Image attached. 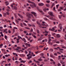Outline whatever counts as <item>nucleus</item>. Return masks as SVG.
<instances>
[{"mask_svg":"<svg viewBox=\"0 0 66 66\" xmlns=\"http://www.w3.org/2000/svg\"><path fill=\"white\" fill-rule=\"evenodd\" d=\"M48 13L51 16V17L50 18V19L54 20V18L55 17V16L53 14V13L51 12H49Z\"/></svg>","mask_w":66,"mask_h":66,"instance_id":"1","label":"nucleus"},{"mask_svg":"<svg viewBox=\"0 0 66 66\" xmlns=\"http://www.w3.org/2000/svg\"><path fill=\"white\" fill-rule=\"evenodd\" d=\"M5 4H6V6H7L9 4V2L7 1H6L5 2Z\"/></svg>","mask_w":66,"mask_h":66,"instance_id":"2","label":"nucleus"},{"mask_svg":"<svg viewBox=\"0 0 66 66\" xmlns=\"http://www.w3.org/2000/svg\"><path fill=\"white\" fill-rule=\"evenodd\" d=\"M38 5L40 6H43L44 5V4L43 3H40L38 4Z\"/></svg>","mask_w":66,"mask_h":66,"instance_id":"3","label":"nucleus"},{"mask_svg":"<svg viewBox=\"0 0 66 66\" xmlns=\"http://www.w3.org/2000/svg\"><path fill=\"white\" fill-rule=\"evenodd\" d=\"M32 5L34 7H34H36V4L34 3V2L32 3Z\"/></svg>","mask_w":66,"mask_h":66,"instance_id":"4","label":"nucleus"},{"mask_svg":"<svg viewBox=\"0 0 66 66\" xmlns=\"http://www.w3.org/2000/svg\"><path fill=\"white\" fill-rule=\"evenodd\" d=\"M56 28V27H53L52 29V31H53L54 32V30H55V28Z\"/></svg>","mask_w":66,"mask_h":66,"instance_id":"5","label":"nucleus"},{"mask_svg":"<svg viewBox=\"0 0 66 66\" xmlns=\"http://www.w3.org/2000/svg\"><path fill=\"white\" fill-rule=\"evenodd\" d=\"M26 15L27 16V17L28 18H31V17L30 16V15H29V14H28L27 13L26 14Z\"/></svg>","mask_w":66,"mask_h":66,"instance_id":"6","label":"nucleus"},{"mask_svg":"<svg viewBox=\"0 0 66 66\" xmlns=\"http://www.w3.org/2000/svg\"><path fill=\"white\" fill-rule=\"evenodd\" d=\"M31 14H33L35 16H36V13H35V12H31Z\"/></svg>","mask_w":66,"mask_h":66,"instance_id":"7","label":"nucleus"},{"mask_svg":"<svg viewBox=\"0 0 66 66\" xmlns=\"http://www.w3.org/2000/svg\"><path fill=\"white\" fill-rule=\"evenodd\" d=\"M59 28L60 29H62V24H60L59 25Z\"/></svg>","mask_w":66,"mask_h":66,"instance_id":"8","label":"nucleus"},{"mask_svg":"<svg viewBox=\"0 0 66 66\" xmlns=\"http://www.w3.org/2000/svg\"><path fill=\"white\" fill-rule=\"evenodd\" d=\"M25 45L26 46H28V47H30V46L31 45L30 44L27 43H25Z\"/></svg>","mask_w":66,"mask_h":66,"instance_id":"9","label":"nucleus"},{"mask_svg":"<svg viewBox=\"0 0 66 66\" xmlns=\"http://www.w3.org/2000/svg\"><path fill=\"white\" fill-rule=\"evenodd\" d=\"M46 7H49V6H50V4H46Z\"/></svg>","mask_w":66,"mask_h":66,"instance_id":"10","label":"nucleus"},{"mask_svg":"<svg viewBox=\"0 0 66 66\" xmlns=\"http://www.w3.org/2000/svg\"><path fill=\"white\" fill-rule=\"evenodd\" d=\"M7 29H5L4 30H1V31H3V32H5V31H7Z\"/></svg>","mask_w":66,"mask_h":66,"instance_id":"11","label":"nucleus"},{"mask_svg":"<svg viewBox=\"0 0 66 66\" xmlns=\"http://www.w3.org/2000/svg\"><path fill=\"white\" fill-rule=\"evenodd\" d=\"M56 37L58 38H60V36L59 34H58L56 35Z\"/></svg>","mask_w":66,"mask_h":66,"instance_id":"12","label":"nucleus"},{"mask_svg":"<svg viewBox=\"0 0 66 66\" xmlns=\"http://www.w3.org/2000/svg\"><path fill=\"white\" fill-rule=\"evenodd\" d=\"M26 62V61H23L22 60L20 61V63H25Z\"/></svg>","mask_w":66,"mask_h":66,"instance_id":"13","label":"nucleus"},{"mask_svg":"<svg viewBox=\"0 0 66 66\" xmlns=\"http://www.w3.org/2000/svg\"><path fill=\"white\" fill-rule=\"evenodd\" d=\"M30 6L31 7H32V8H34V6L32 4H30Z\"/></svg>","mask_w":66,"mask_h":66,"instance_id":"14","label":"nucleus"},{"mask_svg":"<svg viewBox=\"0 0 66 66\" xmlns=\"http://www.w3.org/2000/svg\"><path fill=\"white\" fill-rule=\"evenodd\" d=\"M31 56H35V55L34 54V53H32Z\"/></svg>","mask_w":66,"mask_h":66,"instance_id":"15","label":"nucleus"},{"mask_svg":"<svg viewBox=\"0 0 66 66\" xmlns=\"http://www.w3.org/2000/svg\"><path fill=\"white\" fill-rule=\"evenodd\" d=\"M14 10H17V8L16 7L14 6Z\"/></svg>","mask_w":66,"mask_h":66,"instance_id":"16","label":"nucleus"},{"mask_svg":"<svg viewBox=\"0 0 66 66\" xmlns=\"http://www.w3.org/2000/svg\"><path fill=\"white\" fill-rule=\"evenodd\" d=\"M4 16V17H6V15L7 14L6 13H4L3 14Z\"/></svg>","mask_w":66,"mask_h":66,"instance_id":"17","label":"nucleus"},{"mask_svg":"<svg viewBox=\"0 0 66 66\" xmlns=\"http://www.w3.org/2000/svg\"><path fill=\"white\" fill-rule=\"evenodd\" d=\"M31 55V53H29L27 55V57H29V56H30Z\"/></svg>","mask_w":66,"mask_h":66,"instance_id":"18","label":"nucleus"},{"mask_svg":"<svg viewBox=\"0 0 66 66\" xmlns=\"http://www.w3.org/2000/svg\"><path fill=\"white\" fill-rule=\"evenodd\" d=\"M0 34H1V36H2V37H3V34L2 33V32H0Z\"/></svg>","mask_w":66,"mask_h":66,"instance_id":"19","label":"nucleus"},{"mask_svg":"<svg viewBox=\"0 0 66 66\" xmlns=\"http://www.w3.org/2000/svg\"><path fill=\"white\" fill-rule=\"evenodd\" d=\"M20 24L21 27H23V25L21 23H20Z\"/></svg>","mask_w":66,"mask_h":66,"instance_id":"20","label":"nucleus"},{"mask_svg":"<svg viewBox=\"0 0 66 66\" xmlns=\"http://www.w3.org/2000/svg\"><path fill=\"white\" fill-rule=\"evenodd\" d=\"M50 1L48 0H47L46 1V2H47V3H50Z\"/></svg>","mask_w":66,"mask_h":66,"instance_id":"21","label":"nucleus"},{"mask_svg":"<svg viewBox=\"0 0 66 66\" xmlns=\"http://www.w3.org/2000/svg\"><path fill=\"white\" fill-rule=\"evenodd\" d=\"M20 56H21L22 57H23V56H24V55L23 54H20Z\"/></svg>","mask_w":66,"mask_h":66,"instance_id":"22","label":"nucleus"},{"mask_svg":"<svg viewBox=\"0 0 66 66\" xmlns=\"http://www.w3.org/2000/svg\"><path fill=\"white\" fill-rule=\"evenodd\" d=\"M28 3H31V4H32V3H33V2H31L30 1H28Z\"/></svg>","mask_w":66,"mask_h":66,"instance_id":"23","label":"nucleus"},{"mask_svg":"<svg viewBox=\"0 0 66 66\" xmlns=\"http://www.w3.org/2000/svg\"><path fill=\"white\" fill-rule=\"evenodd\" d=\"M17 48H18V50H19V49H21V47H20L19 46V47H17Z\"/></svg>","mask_w":66,"mask_h":66,"instance_id":"24","label":"nucleus"},{"mask_svg":"<svg viewBox=\"0 0 66 66\" xmlns=\"http://www.w3.org/2000/svg\"><path fill=\"white\" fill-rule=\"evenodd\" d=\"M38 61H43V60L42 59H41V57H40V59H38Z\"/></svg>","mask_w":66,"mask_h":66,"instance_id":"25","label":"nucleus"},{"mask_svg":"<svg viewBox=\"0 0 66 66\" xmlns=\"http://www.w3.org/2000/svg\"><path fill=\"white\" fill-rule=\"evenodd\" d=\"M3 45V44H1L0 45V48H2V46Z\"/></svg>","mask_w":66,"mask_h":66,"instance_id":"26","label":"nucleus"},{"mask_svg":"<svg viewBox=\"0 0 66 66\" xmlns=\"http://www.w3.org/2000/svg\"><path fill=\"white\" fill-rule=\"evenodd\" d=\"M4 37L5 38V39H7V36H6V35H5L4 36Z\"/></svg>","mask_w":66,"mask_h":66,"instance_id":"27","label":"nucleus"},{"mask_svg":"<svg viewBox=\"0 0 66 66\" xmlns=\"http://www.w3.org/2000/svg\"><path fill=\"white\" fill-rule=\"evenodd\" d=\"M38 11H39V12H40V13H42V12H43V11L41 10H40V9L38 10Z\"/></svg>","mask_w":66,"mask_h":66,"instance_id":"28","label":"nucleus"},{"mask_svg":"<svg viewBox=\"0 0 66 66\" xmlns=\"http://www.w3.org/2000/svg\"><path fill=\"white\" fill-rule=\"evenodd\" d=\"M62 15H59V17L60 18V19H61V18L62 17Z\"/></svg>","mask_w":66,"mask_h":66,"instance_id":"29","label":"nucleus"},{"mask_svg":"<svg viewBox=\"0 0 66 66\" xmlns=\"http://www.w3.org/2000/svg\"><path fill=\"white\" fill-rule=\"evenodd\" d=\"M59 50L60 51H63V50H64V49H61V48L60 49H59Z\"/></svg>","mask_w":66,"mask_h":66,"instance_id":"30","label":"nucleus"},{"mask_svg":"<svg viewBox=\"0 0 66 66\" xmlns=\"http://www.w3.org/2000/svg\"><path fill=\"white\" fill-rule=\"evenodd\" d=\"M31 57H31V56H29V57H28L27 58V59L28 60H30V58H31Z\"/></svg>","mask_w":66,"mask_h":66,"instance_id":"31","label":"nucleus"},{"mask_svg":"<svg viewBox=\"0 0 66 66\" xmlns=\"http://www.w3.org/2000/svg\"><path fill=\"white\" fill-rule=\"evenodd\" d=\"M39 48H43V47H44V46L40 45L39 46Z\"/></svg>","mask_w":66,"mask_h":66,"instance_id":"32","label":"nucleus"},{"mask_svg":"<svg viewBox=\"0 0 66 66\" xmlns=\"http://www.w3.org/2000/svg\"><path fill=\"white\" fill-rule=\"evenodd\" d=\"M15 63H16V64H18V63H19V62H18V61H16L15 62Z\"/></svg>","mask_w":66,"mask_h":66,"instance_id":"33","label":"nucleus"},{"mask_svg":"<svg viewBox=\"0 0 66 66\" xmlns=\"http://www.w3.org/2000/svg\"><path fill=\"white\" fill-rule=\"evenodd\" d=\"M56 44H59L60 43V42L59 41H56Z\"/></svg>","mask_w":66,"mask_h":66,"instance_id":"34","label":"nucleus"},{"mask_svg":"<svg viewBox=\"0 0 66 66\" xmlns=\"http://www.w3.org/2000/svg\"><path fill=\"white\" fill-rule=\"evenodd\" d=\"M37 33H38V34H39V30H37Z\"/></svg>","mask_w":66,"mask_h":66,"instance_id":"35","label":"nucleus"},{"mask_svg":"<svg viewBox=\"0 0 66 66\" xmlns=\"http://www.w3.org/2000/svg\"><path fill=\"white\" fill-rule=\"evenodd\" d=\"M23 25L25 26H27V24H26L24 23H23Z\"/></svg>","mask_w":66,"mask_h":66,"instance_id":"36","label":"nucleus"},{"mask_svg":"<svg viewBox=\"0 0 66 66\" xmlns=\"http://www.w3.org/2000/svg\"><path fill=\"white\" fill-rule=\"evenodd\" d=\"M43 11H44L45 12H46V9H45V8L44 9Z\"/></svg>","mask_w":66,"mask_h":66,"instance_id":"37","label":"nucleus"},{"mask_svg":"<svg viewBox=\"0 0 66 66\" xmlns=\"http://www.w3.org/2000/svg\"><path fill=\"white\" fill-rule=\"evenodd\" d=\"M59 5H56V9H58V7H59Z\"/></svg>","mask_w":66,"mask_h":66,"instance_id":"38","label":"nucleus"},{"mask_svg":"<svg viewBox=\"0 0 66 66\" xmlns=\"http://www.w3.org/2000/svg\"><path fill=\"white\" fill-rule=\"evenodd\" d=\"M18 38H19V39L21 38V37L19 36V35L18 36Z\"/></svg>","mask_w":66,"mask_h":66,"instance_id":"39","label":"nucleus"},{"mask_svg":"<svg viewBox=\"0 0 66 66\" xmlns=\"http://www.w3.org/2000/svg\"><path fill=\"white\" fill-rule=\"evenodd\" d=\"M53 10H54V11H56V10H55V7H54V8H53Z\"/></svg>","mask_w":66,"mask_h":66,"instance_id":"40","label":"nucleus"},{"mask_svg":"<svg viewBox=\"0 0 66 66\" xmlns=\"http://www.w3.org/2000/svg\"><path fill=\"white\" fill-rule=\"evenodd\" d=\"M56 40H53V43H56Z\"/></svg>","mask_w":66,"mask_h":66,"instance_id":"41","label":"nucleus"},{"mask_svg":"<svg viewBox=\"0 0 66 66\" xmlns=\"http://www.w3.org/2000/svg\"><path fill=\"white\" fill-rule=\"evenodd\" d=\"M49 33V32H48L47 31H45L44 32H43V33Z\"/></svg>","mask_w":66,"mask_h":66,"instance_id":"42","label":"nucleus"},{"mask_svg":"<svg viewBox=\"0 0 66 66\" xmlns=\"http://www.w3.org/2000/svg\"><path fill=\"white\" fill-rule=\"evenodd\" d=\"M50 61H51V62H53V61H54L52 59H50Z\"/></svg>","mask_w":66,"mask_h":66,"instance_id":"43","label":"nucleus"},{"mask_svg":"<svg viewBox=\"0 0 66 66\" xmlns=\"http://www.w3.org/2000/svg\"><path fill=\"white\" fill-rule=\"evenodd\" d=\"M8 33H11V30H9Z\"/></svg>","mask_w":66,"mask_h":66,"instance_id":"44","label":"nucleus"},{"mask_svg":"<svg viewBox=\"0 0 66 66\" xmlns=\"http://www.w3.org/2000/svg\"><path fill=\"white\" fill-rule=\"evenodd\" d=\"M35 62L37 63H39V62L38 61H35Z\"/></svg>","mask_w":66,"mask_h":66,"instance_id":"45","label":"nucleus"},{"mask_svg":"<svg viewBox=\"0 0 66 66\" xmlns=\"http://www.w3.org/2000/svg\"><path fill=\"white\" fill-rule=\"evenodd\" d=\"M28 25L29 27H31L32 26V25L30 24H28Z\"/></svg>","mask_w":66,"mask_h":66,"instance_id":"46","label":"nucleus"},{"mask_svg":"<svg viewBox=\"0 0 66 66\" xmlns=\"http://www.w3.org/2000/svg\"><path fill=\"white\" fill-rule=\"evenodd\" d=\"M16 23H18L19 22V21H18L17 20H16Z\"/></svg>","mask_w":66,"mask_h":66,"instance_id":"47","label":"nucleus"},{"mask_svg":"<svg viewBox=\"0 0 66 66\" xmlns=\"http://www.w3.org/2000/svg\"><path fill=\"white\" fill-rule=\"evenodd\" d=\"M45 16H46V17H48V18H49V17H50V16L49 15H45Z\"/></svg>","mask_w":66,"mask_h":66,"instance_id":"48","label":"nucleus"},{"mask_svg":"<svg viewBox=\"0 0 66 66\" xmlns=\"http://www.w3.org/2000/svg\"><path fill=\"white\" fill-rule=\"evenodd\" d=\"M57 65V66H61V64L60 63H58Z\"/></svg>","mask_w":66,"mask_h":66,"instance_id":"49","label":"nucleus"},{"mask_svg":"<svg viewBox=\"0 0 66 66\" xmlns=\"http://www.w3.org/2000/svg\"><path fill=\"white\" fill-rule=\"evenodd\" d=\"M54 55H56V56H57V54L56 53L54 54Z\"/></svg>","mask_w":66,"mask_h":66,"instance_id":"50","label":"nucleus"},{"mask_svg":"<svg viewBox=\"0 0 66 66\" xmlns=\"http://www.w3.org/2000/svg\"><path fill=\"white\" fill-rule=\"evenodd\" d=\"M37 24H38V25H40V23H39V22H38V21H37Z\"/></svg>","mask_w":66,"mask_h":66,"instance_id":"51","label":"nucleus"},{"mask_svg":"<svg viewBox=\"0 0 66 66\" xmlns=\"http://www.w3.org/2000/svg\"><path fill=\"white\" fill-rule=\"evenodd\" d=\"M53 64H55V61H53Z\"/></svg>","mask_w":66,"mask_h":66,"instance_id":"52","label":"nucleus"},{"mask_svg":"<svg viewBox=\"0 0 66 66\" xmlns=\"http://www.w3.org/2000/svg\"><path fill=\"white\" fill-rule=\"evenodd\" d=\"M50 51L52 52V51H53V50L52 49H51L50 50Z\"/></svg>","mask_w":66,"mask_h":66,"instance_id":"53","label":"nucleus"},{"mask_svg":"<svg viewBox=\"0 0 66 66\" xmlns=\"http://www.w3.org/2000/svg\"><path fill=\"white\" fill-rule=\"evenodd\" d=\"M62 17H66V15H62Z\"/></svg>","mask_w":66,"mask_h":66,"instance_id":"54","label":"nucleus"},{"mask_svg":"<svg viewBox=\"0 0 66 66\" xmlns=\"http://www.w3.org/2000/svg\"><path fill=\"white\" fill-rule=\"evenodd\" d=\"M47 35H48V34L46 33L45 34V36H47Z\"/></svg>","mask_w":66,"mask_h":66,"instance_id":"55","label":"nucleus"},{"mask_svg":"<svg viewBox=\"0 0 66 66\" xmlns=\"http://www.w3.org/2000/svg\"><path fill=\"white\" fill-rule=\"evenodd\" d=\"M54 5H55V4H54V3H53V4H52V6H54Z\"/></svg>","mask_w":66,"mask_h":66,"instance_id":"56","label":"nucleus"},{"mask_svg":"<svg viewBox=\"0 0 66 66\" xmlns=\"http://www.w3.org/2000/svg\"><path fill=\"white\" fill-rule=\"evenodd\" d=\"M3 55V54H2L0 55V58H1V57Z\"/></svg>","mask_w":66,"mask_h":66,"instance_id":"57","label":"nucleus"},{"mask_svg":"<svg viewBox=\"0 0 66 66\" xmlns=\"http://www.w3.org/2000/svg\"><path fill=\"white\" fill-rule=\"evenodd\" d=\"M62 48H64V49H66V47H65V46L62 47Z\"/></svg>","mask_w":66,"mask_h":66,"instance_id":"58","label":"nucleus"},{"mask_svg":"<svg viewBox=\"0 0 66 66\" xmlns=\"http://www.w3.org/2000/svg\"><path fill=\"white\" fill-rule=\"evenodd\" d=\"M2 51H3V52H4L5 51V50L3 49H2Z\"/></svg>","mask_w":66,"mask_h":66,"instance_id":"59","label":"nucleus"},{"mask_svg":"<svg viewBox=\"0 0 66 66\" xmlns=\"http://www.w3.org/2000/svg\"><path fill=\"white\" fill-rule=\"evenodd\" d=\"M23 32L24 33L26 34L27 33V31H24Z\"/></svg>","mask_w":66,"mask_h":66,"instance_id":"60","label":"nucleus"},{"mask_svg":"<svg viewBox=\"0 0 66 66\" xmlns=\"http://www.w3.org/2000/svg\"><path fill=\"white\" fill-rule=\"evenodd\" d=\"M18 15L19 17H21L22 15H21L20 14L18 13Z\"/></svg>","mask_w":66,"mask_h":66,"instance_id":"61","label":"nucleus"},{"mask_svg":"<svg viewBox=\"0 0 66 66\" xmlns=\"http://www.w3.org/2000/svg\"><path fill=\"white\" fill-rule=\"evenodd\" d=\"M65 37H64V38L65 39V40H66V34H65Z\"/></svg>","mask_w":66,"mask_h":66,"instance_id":"62","label":"nucleus"},{"mask_svg":"<svg viewBox=\"0 0 66 66\" xmlns=\"http://www.w3.org/2000/svg\"><path fill=\"white\" fill-rule=\"evenodd\" d=\"M44 61V62H47V59H45Z\"/></svg>","mask_w":66,"mask_h":66,"instance_id":"63","label":"nucleus"},{"mask_svg":"<svg viewBox=\"0 0 66 66\" xmlns=\"http://www.w3.org/2000/svg\"><path fill=\"white\" fill-rule=\"evenodd\" d=\"M63 11H66V7H65V9H63Z\"/></svg>","mask_w":66,"mask_h":66,"instance_id":"64","label":"nucleus"}]
</instances>
